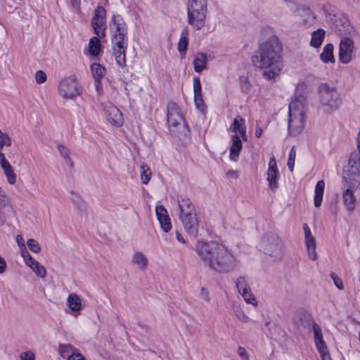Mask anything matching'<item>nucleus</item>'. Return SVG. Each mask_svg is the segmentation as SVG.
<instances>
[{"label": "nucleus", "mask_w": 360, "mask_h": 360, "mask_svg": "<svg viewBox=\"0 0 360 360\" xmlns=\"http://www.w3.org/2000/svg\"><path fill=\"white\" fill-rule=\"evenodd\" d=\"M6 268V263L3 257L0 256V274H3Z\"/></svg>", "instance_id": "obj_52"}, {"label": "nucleus", "mask_w": 360, "mask_h": 360, "mask_svg": "<svg viewBox=\"0 0 360 360\" xmlns=\"http://www.w3.org/2000/svg\"><path fill=\"white\" fill-rule=\"evenodd\" d=\"M300 313H301V315H302L304 319H306V318H308V317H309V315H308L305 311H300Z\"/></svg>", "instance_id": "obj_59"}, {"label": "nucleus", "mask_w": 360, "mask_h": 360, "mask_svg": "<svg viewBox=\"0 0 360 360\" xmlns=\"http://www.w3.org/2000/svg\"><path fill=\"white\" fill-rule=\"evenodd\" d=\"M193 93L194 95H201L202 93V86L200 79L198 77H195L193 80Z\"/></svg>", "instance_id": "obj_44"}, {"label": "nucleus", "mask_w": 360, "mask_h": 360, "mask_svg": "<svg viewBox=\"0 0 360 360\" xmlns=\"http://www.w3.org/2000/svg\"><path fill=\"white\" fill-rule=\"evenodd\" d=\"M234 313L237 318L243 323L249 321V317L244 313V311L238 307L234 308Z\"/></svg>", "instance_id": "obj_45"}, {"label": "nucleus", "mask_w": 360, "mask_h": 360, "mask_svg": "<svg viewBox=\"0 0 360 360\" xmlns=\"http://www.w3.org/2000/svg\"><path fill=\"white\" fill-rule=\"evenodd\" d=\"M131 262L136 265L139 269L145 271L148 266V259L147 257L141 252H135L131 257Z\"/></svg>", "instance_id": "obj_25"}, {"label": "nucleus", "mask_w": 360, "mask_h": 360, "mask_svg": "<svg viewBox=\"0 0 360 360\" xmlns=\"http://www.w3.org/2000/svg\"><path fill=\"white\" fill-rule=\"evenodd\" d=\"M67 302L69 308L73 312H79L82 308V300L79 296L75 292L69 294L67 299Z\"/></svg>", "instance_id": "obj_28"}, {"label": "nucleus", "mask_w": 360, "mask_h": 360, "mask_svg": "<svg viewBox=\"0 0 360 360\" xmlns=\"http://www.w3.org/2000/svg\"><path fill=\"white\" fill-rule=\"evenodd\" d=\"M167 123L169 127H176L183 122L181 110L174 103H169L167 105Z\"/></svg>", "instance_id": "obj_16"}, {"label": "nucleus", "mask_w": 360, "mask_h": 360, "mask_svg": "<svg viewBox=\"0 0 360 360\" xmlns=\"http://www.w3.org/2000/svg\"><path fill=\"white\" fill-rule=\"evenodd\" d=\"M58 92L63 99L75 100L82 95V87L76 76L70 75L60 79Z\"/></svg>", "instance_id": "obj_9"}, {"label": "nucleus", "mask_w": 360, "mask_h": 360, "mask_svg": "<svg viewBox=\"0 0 360 360\" xmlns=\"http://www.w3.org/2000/svg\"><path fill=\"white\" fill-rule=\"evenodd\" d=\"M326 32L322 28H319L311 33V38L310 40V46L318 49L321 45L324 40Z\"/></svg>", "instance_id": "obj_27"}, {"label": "nucleus", "mask_w": 360, "mask_h": 360, "mask_svg": "<svg viewBox=\"0 0 360 360\" xmlns=\"http://www.w3.org/2000/svg\"><path fill=\"white\" fill-rule=\"evenodd\" d=\"M325 189V182L323 180H320L316 183L314 190V203L316 207H319L321 206L323 195Z\"/></svg>", "instance_id": "obj_29"}, {"label": "nucleus", "mask_w": 360, "mask_h": 360, "mask_svg": "<svg viewBox=\"0 0 360 360\" xmlns=\"http://www.w3.org/2000/svg\"><path fill=\"white\" fill-rule=\"evenodd\" d=\"M319 92L324 111L331 112L339 108L342 101L336 88L327 84H321L319 87Z\"/></svg>", "instance_id": "obj_8"}, {"label": "nucleus", "mask_w": 360, "mask_h": 360, "mask_svg": "<svg viewBox=\"0 0 360 360\" xmlns=\"http://www.w3.org/2000/svg\"><path fill=\"white\" fill-rule=\"evenodd\" d=\"M344 205L349 212H352L356 206V197L352 188H347L342 192Z\"/></svg>", "instance_id": "obj_23"}, {"label": "nucleus", "mask_w": 360, "mask_h": 360, "mask_svg": "<svg viewBox=\"0 0 360 360\" xmlns=\"http://www.w3.org/2000/svg\"><path fill=\"white\" fill-rule=\"evenodd\" d=\"M15 210L11 198L0 187V226L4 225Z\"/></svg>", "instance_id": "obj_11"}, {"label": "nucleus", "mask_w": 360, "mask_h": 360, "mask_svg": "<svg viewBox=\"0 0 360 360\" xmlns=\"http://www.w3.org/2000/svg\"><path fill=\"white\" fill-rule=\"evenodd\" d=\"M207 62L208 58L205 53L202 52L195 53L193 61L195 72L200 73L202 70H205L207 68Z\"/></svg>", "instance_id": "obj_22"}, {"label": "nucleus", "mask_w": 360, "mask_h": 360, "mask_svg": "<svg viewBox=\"0 0 360 360\" xmlns=\"http://www.w3.org/2000/svg\"><path fill=\"white\" fill-rule=\"evenodd\" d=\"M16 242L18 243L19 246L22 245V247H25L24 240H23L22 237V236L18 235L16 236ZM25 249L26 250L25 248H24L23 250H25Z\"/></svg>", "instance_id": "obj_53"}, {"label": "nucleus", "mask_w": 360, "mask_h": 360, "mask_svg": "<svg viewBox=\"0 0 360 360\" xmlns=\"http://www.w3.org/2000/svg\"><path fill=\"white\" fill-rule=\"evenodd\" d=\"M155 213L163 231L166 233L169 231L172 228V224L165 207L163 205H157L155 207Z\"/></svg>", "instance_id": "obj_19"}, {"label": "nucleus", "mask_w": 360, "mask_h": 360, "mask_svg": "<svg viewBox=\"0 0 360 360\" xmlns=\"http://www.w3.org/2000/svg\"><path fill=\"white\" fill-rule=\"evenodd\" d=\"M240 294L247 303L251 304L255 306L257 305L256 299L253 296L250 288H249L245 292H242Z\"/></svg>", "instance_id": "obj_40"}, {"label": "nucleus", "mask_w": 360, "mask_h": 360, "mask_svg": "<svg viewBox=\"0 0 360 360\" xmlns=\"http://www.w3.org/2000/svg\"><path fill=\"white\" fill-rule=\"evenodd\" d=\"M232 143L230 146L229 158L231 160L236 162L238 160L239 153L242 149V141L238 134H234L231 137Z\"/></svg>", "instance_id": "obj_21"}, {"label": "nucleus", "mask_w": 360, "mask_h": 360, "mask_svg": "<svg viewBox=\"0 0 360 360\" xmlns=\"http://www.w3.org/2000/svg\"><path fill=\"white\" fill-rule=\"evenodd\" d=\"M312 330L316 346L326 343L323 339L321 328L316 323H313Z\"/></svg>", "instance_id": "obj_33"}, {"label": "nucleus", "mask_w": 360, "mask_h": 360, "mask_svg": "<svg viewBox=\"0 0 360 360\" xmlns=\"http://www.w3.org/2000/svg\"><path fill=\"white\" fill-rule=\"evenodd\" d=\"M303 230L309 257L312 260H316L318 255L316 252V245L315 238L312 236L311 230L307 224H303Z\"/></svg>", "instance_id": "obj_17"}, {"label": "nucleus", "mask_w": 360, "mask_h": 360, "mask_svg": "<svg viewBox=\"0 0 360 360\" xmlns=\"http://www.w3.org/2000/svg\"><path fill=\"white\" fill-rule=\"evenodd\" d=\"M303 12L302 23L307 28H309L315 24L316 16L309 8L304 9Z\"/></svg>", "instance_id": "obj_31"}, {"label": "nucleus", "mask_w": 360, "mask_h": 360, "mask_svg": "<svg viewBox=\"0 0 360 360\" xmlns=\"http://www.w3.org/2000/svg\"><path fill=\"white\" fill-rule=\"evenodd\" d=\"M354 41L349 37H343L339 44V60L343 64H347L352 60L354 51Z\"/></svg>", "instance_id": "obj_12"}, {"label": "nucleus", "mask_w": 360, "mask_h": 360, "mask_svg": "<svg viewBox=\"0 0 360 360\" xmlns=\"http://www.w3.org/2000/svg\"><path fill=\"white\" fill-rule=\"evenodd\" d=\"M202 292L205 293V300L206 301H209L210 300V297L208 296V293H207V292L205 291L204 288H202Z\"/></svg>", "instance_id": "obj_58"}, {"label": "nucleus", "mask_w": 360, "mask_h": 360, "mask_svg": "<svg viewBox=\"0 0 360 360\" xmlns=\"http://www.w3.org/2000/svg\"><path fill=\"white\" fill-rule=\"evenodd\" d=\"M266 180L271 190L275 191L278 188V170L275 157L273 155L269 162V167L266 172Z\"/></svg>", "instance_id": "obj_14"}, {"label": "nucleus", "mask_w": 360, "mask_h": 360, "mask_svg": "<svg viewBox=\"0 0 360 360\" xmlns=\"http://www.w3.org/2000/svg\"><path fill=\"white\" fill-rule=\"evenodd\" d=\"M73 7H78L80 4V0H70Z\"/></svg>", "instance_id": "obj_57"}, {"label": "nucleus", "mask_w": 360, "mask_h": 360, "mask_svg": "<svg viewBox=\"0 0 360 360\" xmlns=\"http://www.w3.org/2000/svg\"><path fill=\"white\" fill-rule=\"evenodd\" d=\"M103 110L105 112L106 119L110 123L117 127L122 124L123 118L122 112L116 106L109 103L103 107Z\"/></svg>", "instance_id": "obj_15"}, {"label": "nucleus", "mask_w": 360, "mask_h": 360, "mask_svg": "<svg viewBox=\"0 0 360 360\" xmlns=\"http://www.w3.org/2000/svg\"><path fill=\"white\" fill-rule=\"evenodd\" d=\"M262 134H263L262 129L260 127L257 126L256 130H255V136L257 138H260L262 136Z\"/></svg>", "instance_id": "obj_54"}, {"label": "nucleus", "mask_w": 360, "mask_h": 360, "mask_svg": "<svg viewBox=\"0 0 360 360\" xmlns=\"http://www.w3.org/2000/svg\"><path fill=\"white\" fill-rule=\"evenodd\" d=\"M67 360H86V359L78 352V349H77L68 356Z\"/></svg>", "instance_id": "obj_49"}, {"label": "nucleus", "mask_w": 360, "mask_h": 360, "mask_svg": "<svg viewBox=\"0 0 360 360\" xmlns=\"http://www.w3.org/2000/svg\"><path fill=\"white\" fill-rule=\"evenodd\" d=\"M179 207V217L186 231L192 236H196L198 232V220L195 206L190 198L186 196H177Z\"/></svg>", "instance_id": "obj_5"}, {"label": "nucleus", "mask_w": 360, "mask_h": 360, "mask_svg": "<svg viewBox=\"0 0 360 360\" xmlns=\"http://www.w3.org/2000/svg\"><path fill=\"white\" fill-rule=\"evenodd\" d=\"M194 103L196 108L200 112L205 113L207 109V106L204 102L202 94L194 95Z\"/></svg>", "instance_id": "obj_36"}, {"label": "nucleus", "mask_w": 360, "mask_h": 360, "mask_svg": "<svg viewBox=\"0 0 360 360\" xmlns=\"http://www.w3.org/2000/svg\"><path fill=\"white\" fill-rule=\"evenodd\" d=\"M71 199L79 206V208L82 209L86 207L85 202L79 194L75 192H71Z\"/></svg>", "instance_id": "obj_43"}, {"label": "nucleus", "mask_w": 360, "mask_h": 360, "mask_svg": "<svg viewBox=\"0 0 360 360\" xmlns=\"http://www.w3.org/2000/svg\"><path fill=\"white\" fill-rule=\"evenodd\" d=\"M252 88V85L246 77H240V89L241 91L245 94H248Z\"/></svg>", "instance_id": "obj_42"}, {"label": "nucleus", "mask_w": 360, "mask_h": 360, "mask_svg": "<svg viewBox=\"0 0 360 360\" xmlns=\"http://www.w3.org/2000/svg\"><path fill=\"white\" fill-rule=\"evenodd\" d=\"M282 44L276 35H272L262 42L252 58L253 65L258 69H265L262 75L266 79L278 76L283 68Z\"/></svg>", "instance_id": "obj_2"}, {"label": "nucleus", "mask_w": 360, "mask_h": 360, "mask_svg": "<svg viewBox=\"0 0 360 360\" xmlns=\"http://www.w3.org/2000/svg\"><path fill=\"white\" fill-rule=\"evenodd\" d=\"M187 35L188 31L186 30H184L178 43V50L180 53H183L184 54H185L188 45V39L187 38Z\"/></svg>", "instance_id": "obj_34"}, {"label": "nucleus", "mask_w": 360, "mask_h": 360, "mask_svg": "<svg viewBox=\"0 0 360 360\" xmlns=\"http://www.w3.org/2000/svg\"><path fill=\"white\" fill-rule=\"evenodd\" d=\"M77 349L70 344H60L58 352L63 358H68L70 354L75 352Z\"/></svg>", "instance_id": "obj_32"}, {"label": "nucleus", "mask_w": 360, "mask_h": 360, "mask_svg": "<svg viewBox=\"0 0 360 360\" xmlns=\"http://www.w3.org/2000/svg\"><path fill=\"white\" fill-rule=\"evenodd\" d=\"M96 89L97 91H101V84L100 83V85L98 86V89L96 87Z\"/></svg>", "instance_id": "obj_60"}, {"label": "nucleus", "mask_w": 360, "mask_h": 360, "mask_svg": "<svg viewBox=\"0 0 360 360\" xmlns=\"http://www.w3.org/2000/svg\"><path fill=\"white\" fill-rule=\"evenodd\" d=\"M230 130L233 132L238 131L241 137L243 139H245L246 126L245 124L244 119L240 115L236 116L230 126Z\"/></svg>", "instance_id": "obj_24"}, {"label": "nucleus", "mask_w": 360, "mask_h": 360, "mask_svg": "<svg viewBox=\"0 0 360 360\" xmlns=\"http://www.w3.org/2000/svg\"><path fill=\"white\" fill-rule=\"evenodd\" d=\"M35 80L37 84H42L46 81L47 77L46 73L42 70H37L35 72Z\"/></svg>", "instance_id": "obj_47"}, {"label": "nucleus", "mask_w": 360, "mask_h": 360, "mask_svg": "<svg viewBox=\"0 0 360 360\" xmlns=\"http://www.w3.org/2000/svg\"><path fill=\"white\" fill-rule=\"evenodd\" d=\"M176 239L180 242V243H186V240L184 238V237L181 236V234L180 233H179L178 231H176Z\"/></svg>", "instance_id": "obj_56"}, {"label": "nucleus", "mask_w": 360, "mask_h": 360, "mask_svg": "<svg viewBox=\"0 0 360 360\" xmlns=\"http://www.w3.org/2000/svg\"><path fill=\"white\" fill-rule=\"evenodd\" d=\"M334 46L332 44H327L323 47V50L320 55L321 61L324 63H334L335 60L333 55Z\"/></svg>", "instance_id": "obj_30"}, {"label": "nucleus", "mask_w": 360, "mask_h": 360, "mask_svg": "<svg viewBox=\"0 0 360 360\" xmlns=\"http://www.w3.org/2000/svg\"><path fill=\"white\" fill-rule=\"evenodd\" d=\"M238 354L241 358H243L245 360H247L248 359V353L246 351V349L243 347H238Z\"/></svg>", "instance_id": "obj_51"}, {"label": "nucleus", "mask_w": 360, "mask_h": 360, "mask_svg": "<svg viewBox=\"0 0 360 360\" xmlns=\"http://www.w3.org/2000/svg\"><path fill=\"white\" fill-rule=\"evenodd\" d=\"M152 172L146 165L141 166V179L143 184H147L151 176Z\"/></svg>", "instance_id": "obj_35"}, {"label": "nucleus", "mask_w": 360, "mask_h": 360, "mask_svg": "<svg viewBox=\"0 0 360 360\" xmlns=\"http://www.w3.org/2000/svg\"><path fill=\"white\" fill-rule=\"evenodd\" d=\"M194 250L206 266L219 273H229L236 266V257L231 251L216 240H198Z\"/></svg>", "instance_id": "obj_1"}, {"label": "nucleus", "mask_w": 360, "mask_h": 360, "mask_svg": "<svg viewBox=\"0 0 360 360\" xmlns=\"http://www.w3.org/2000/svg\"><path fill=\"white\" fill-rule=\"evenodd\" d=\"M266 254L276 259H281L283 255V245L281 240L276 236H268L263 242Z\"/></svg>", "instance_id": "obj_10"}, {"label": "nucleus", "mask_w": 360, "mask_h": 360, "mask_svg": "<svg viewBox=\"0 0 360 360\" xmlns=\"http://www.w3.org/2000/svg\"><path fill=\"white\" fill-rule=\"evenodd\" d=\"M20 357L21 360H35L34 354L31 351H27L21 353Z\"/></svg>", "instance_id": "obj_50"}, {"label": "nucleus", "mask_w": 360, "mask_h": 360, "mask_svg": "<svg viewBox=\"0 0 360 360\" xmlns=\"http://www.w3.org/2000/svg\"><path fill=\"white\" fill-rule=\"evenodd\" d=\"M22 257L25 264L32 269L37 276L41 278L46 277V270L45 267L34 259L27 250L25 249L22 250Z\"/></svg>", "instance_id": "obj_13"}, {"label": "nucleus", "mask_w": 360, "mask_h": 360, "mask_svg": "<svg viewBox=\"0 0 360 360\" xmlns=\"http://www.w3.org/2000/svg\"><path fill=\"white\" fill-rule=\"evenodd\" d=\"M93 78L95 81V87L98 89L100 85V81L105 75V69L101 65L94 63L90 67Z\"/></svg>", "instance_id": "obj_26"}, {"label": "nucleus", "mask_w": 360, "mask_h": 360, "mask_svg": "<svg viewBox=\"0 0 360 360\" xmlns=\"http://www.w3.org/2000/svg\"><path fill=\"white\" fill-rule=\"evenodd\" d=\"M207 11V0H188V23L196 30L205 25Z\"/></svg>", "instance_id": "obj_7"}, {"label": "nucleus", "mask_w": 360, "mask_h": 360, "mask_svg": "<svg viewBox=\"0 0 360 360\" xmlns=\"http://www.w3.org/2000/svg\"><path fill=\"white\" fill-rule=\"evenodd\" d=\"M0 165L3 169L7 182L10 185H13L16 182L17 176L14 172L13 167L10 162L6 159L4 154L0 151Z\"/></svg>", "instance_id": "obj_18"}, {"label": "nucleus", "mask_w": 360, "mask_h": 360, "mask_svg": "<svg viewBox=\"0 0 360 360\" xmlns=\"http://www.w3.org/2000/svg\"><path fill=\"white\" fill-rule=\"evenodd\" d=\"M236 287L240 293H241L242 292H245L249 288H250L248 284L247 281L245 280V278L243 276H240L239 278H237Z\"/></svg>", "instance_id": "obj_38"}, {"label": "nucleus", "mask_w": 360, "mask_h": 360, "mask_svg": "<svg viewBox=\"0 0 360 360\" xmlns=\"http://www.w3.org/2000/svg\"><path fill=\"white\" fill-rule=\"evenodd\" d=\"M27 247L28 248L32 251V252H39L41 250V248L39 246V244L38 243V242L37 240H35L34 239H29L27 242Z\"/></svg>", "instance_id": "obj_46"}, {"label": "nucleus", "mask_w": 360, "mask_h": 360, "mask_svg": "<svg viewBox=\"0 0 360 360\" xmlns=\"http://www.w3.org/2000/svg\"><path fill=\"white\" fill-rule=\"evenodd\" d=\"M227 175L229 176H231L232 178H234V179H236L238 178V172L237 171H234V170H230L227 172Z\"/></svg>", "instance_id": "obj_55"}, {"label": "nucleus", "mask_w": 360, "mask_h": 360, "mask_svg": "<svg viewBox=\"0 0 360 360\" xmlns=\"http://www.w3.org/2000/svg\"><path fill=\"white\" fill-rule=\"evenodd\" d=\"M106 12L103 6H97L92 18L91 24L97 37H92L89 43V51L91 56L98 55L100 51V39L105 35Z\"/></svg>", "instance_id": "obj_6"}, {"label": "nucleus", "mask_w": 360, "mask_h": 360, "mask_svg": "<svg viewBox=\"0 0 360 360\" xmlns=\"http://www.w3.org/2000/svg\"><path fill=\"white\" fill-rule=\"evenodd\" d=\"M296 156V151L295 149V146H293L289 154L288 160V167L290 172L293 171L294 166H295V160Z\"/></svg>", "instance_id": "obj_41"}, {"label": "nucleus", "mask_w": 360, "mask_h": 360, "mask_svg": "<svg viewBox=\"0 0 360 360\" xmlns=\"http://www.w3.org/2000/svg\"><path fill=\"white\" fill-rule=\"evenodd\" d=\"M330 277L333 281L335 285L340 290H342L344 288V285L342 279L335 273L330 274Z\"/></svg>", "instance_id": "obj_48"}, {"label": "nucleus", "mask_w": 360, "mask_h": 360, "mask_svg": "<svg viewBox=\"0 0 360 360\" xmlns=\"http://www.w3.org/2000/svg\"><path fill=\"white\" fill-rule=\"evenodd\" d=\"M322 360H331V357L328 350L326 343L316 346Z\"/></svg>", "instance_id": "obj_37"}, {"label": "nucleus", "mask_w": 360, "mask_h": 360, "mask_svg": "<svg viewBox=\"0 0 360 360\" xmlns=\"http://www.w3.org/2000/svg\"><path fill=\"white\" fill-rule=\"evenodd\" d=\"M306 97L295 96L288 106V131L291 136L300 134L305 124Z\"/></svg>", "instance_id": "obj_4"}, {"label": "nucleus", "mask_w": 360, "mask_h": 360, "mask_svg": "<svg viewBox=\"0 0 360 360\" xmlns=\"http://www.w3.org/2000/svg\"><path fill=\"white\" fill-rule=\"evenodd\" d=\"M336 26L338 34L343 37H352L355 34L354 27L346 17L340 18L339 23H337Z\"/></svg>", "instance_id": "obj_20"}, {"label": "nucleus", "mask_w": 360, "mask_h": 360, "mask_svg": "<svg viewBox=\"0 0 360 360\" xmlns=\"http://www.w3.org/2000/svg\"><path fill=\"white\" fill-rule=\"evenodd\" d=\"M112 33L111 42L112 53L117 65H126V49L127 48V26L120 15H114L110 24Z\"/></svg>", "instance_id": "obj_3"}, {"label": "nucleus", "mask_w": 360, "mask_h": 360, "mask_svg": "<svg viewBox=\"0 0 360 360\" xmlns=\"http://www.w3.org/2000/svg\"><path fill=\"white\" fill-rule=\"evenodd\" d=\"M58 150L61 157H63L68 162L70 163V167H72L73 164L70 158L69 150L63 144H58Z\"/></svg>", "instance_id": "obj_39"}]
</instances>
